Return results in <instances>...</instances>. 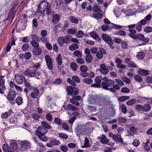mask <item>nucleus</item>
Returning <instances> with one entry per match:
<instances>
[{
	"mask_svg": "<svg viewBox=\"0 0 152 152\" xmlns=\"http://www.w3.org/2000/svg\"><path fill=\"white\" fill-rule=\"evenodd\" d=\"M121 110L122 112L125 114L127 113V110L126 106L124 105H122L121 106Z\"/></svg>",
	"mask_w": 152,
	"mask_h": 152,
	"instance_id": "nucleus-59",
	"label": "nucleus"
},
{
	"mask_svg": "<svg viewBox=\"0 0 152 152\" xmlns=\"http://www.w3.org/2000/svg\"><path fill=\"white\" fill-rule=\"evenodd\" d=\"M136 110L139 112H141L142 111H143L142 106L140 104H137L136 105L135 107Z\"/></svg>",
	"mask_w": 152,
	"mask_h": 152,
	"instance_id": "nucleus-52",
	"label": "nucleus"
},
{
	"mask_svg": "<svg viewBox=\"0 0 152 152\" xmlns=\"http://www.w3.org/2000/svg\"><path fill=\"white\" fill-rule=\"evenodd\" d=\"M48 130L43 126H39L36 131V135L40 140L43 142H46L48 140V138L45 134L47 133Z\"/></svg>",
	"mask_w": 152,
	"mask_h": 152,
	"instance_id": "nucleus-2",
	"label": "nucleus"
},
{
	"mask_svg": "<svg viewBox=\"0 0 152 152\" xmlns=\"http://www.w3.org/2000/svg\"><path fill=\"white\" fill-rule=\"evenodd\" d=\"M104 50L103 48H101L96 54V56L98 59H101L103 56V53H104Z\"/></svg>",
	"mask_w": 152,
	"mask_h": 152,
	"instance_id": "nucleus-22",
	"label": "nucleus"
},
{
	"mask_svg": "<svg viewBox=\"0 0 152 152\" xmlns=\"http://www.w3.org/2000/svg\"><path fill=\"white\" fill-rule=\"evenodd\" d=\"M115 81L118 85L122 86L124 85V83L121 80L119 79H116Z\"/></svg>",
	"mask_w": 152,
	"mask_h": 152,
	"instance_id": "nucleus-64",
	"label": "nucleus"
},
{
	"mask_svg": "<svg viewBox=\"0 0 152 152\" xmlns=\"http://www.w3.org/2000/svg\"><path fill=\"white\" fill-rule=\"evenodd\" d=\"M8 114L7 112L2 113L1 115V118L3 119H6L10 116Z\"/></svg>",
	"mask_w": 152,
	"mask_h": 152,
	"instance_id": "nucleus-54",
	"label": "nucleus"
},
{
	"mask_svg": "<svg viewBox=\"0 0 152 152\" xmlns=\"http://www.w3.org/2000/svg\"><path fill=\"white\" fill-rule=\"evenodd\" d=\"M67 107L68 110H71L72 111H75L77 109L76 107L71 104H68Z\"/></svg>",
	"mask_w": 152,
	"mask_h": 152,
	"instance_id": "nucleus-43",
	"label": "nucleus"
},
{
	"mask_svg": "<svg viewBox=\"0 0 152 152\" xmlns=\"http://www.w3.org/2000/svg\"><path fill=\"white\" fill-rule=\"evenodd\" d=\"M100 100L99 98L93 95L89 96L88 98V101L90 104H97L100 102Z\"/></svg>",
	"mask_w": 152,
	"mask_h": 152,
	"instance_id": "nucleus-6",
	"label": "nucleus"
},
{
	"mask_svg": "<svg viewBox=\"0 0 152 152\" xmlns=\"http://www.w3.org/2000/svg\"><path fill=\"white\" fill-rule=\"evenodd\" d=\"M69 100L70 102L73 104L77 106H79L80 103L77 100H73L72 98L70 99Z\"/></svg>",
	"mask_w": 152,
	"mask_h": 152,
	"instance_id": "nucleus-50",
	"label": "nucleus"
},
{
	"mask_svg": "<svg viewBox=\"0 0 152 152\" xmlns=\"http://www.w3.org/2000/svg\"><path fill=\"white\" fill-rule=\"evenodd\" d=\"M134 77L135 80L138 82H141L142 81L143 79L142 77L138 75H135Z\"/></svg>",
	"mask_w": 152,
	"mask_h": 152,
	"instance_id": "nucleus-38",
	"label": "nucleus"
},
{
	"mask_svg": "<svg viewBox=\"0 0 152 152\" xmlns=\"http://www.w3.org/2000/svg\"><path fill=\"white\" fill-rule=\"evenodd\" d=\"M23 74L25 75L31 77H35L38 79H39V78L37 76H39L40 75V73L37 72L36 70H31L29 69H26L23 72Z\"/></svg>",
	"mask_w": 152,
	"mask_h": 152,
	"instance_id": "nucleus-3",
	"label": "nucleus"
},
{
	"mask_svg": "<svg viewBox=\"0 0 152 152\" xmlns=\"http://www.w3.org/2000/svg\"><path fill=\"white\" fill-rule=\"evenodd\" d=\"M41 42L43 43H47L49 41L48 38H47L46 37H42L40 39Z\"/></svg>",
	"mask_w": 152,
	"mask_h": 152,
	"instance_id": "nucleus-56",
	"label": "nucleus"
},
{
	"mask_svg": "<svg viewBox=\"0 0 152 152\" xmlns=\"http://www.w3.org/2000/svg\"><path fill=\"white\" fill-rule=\"evenodd\" d=\"M41 124L43 127L46 129H50L51 128L50 126L47 122L45 121H42Z\"/></svg>",
	"mask_w": 152,
	"mask_h": 152,
	"instance_id": "nucleus-30",
	"label": "nucleus"
},
{
	"mask_svg": "<svg viewBox=\"0 0 152 152\" xmlns=\"http://www.w3.org/2000/svg\"><path fill=\"white\" fill-rule=\"evenodd\" d=\"M69 19L70 22L72 23L77 24L79 22V20L77 18H75L73 16H70Z\"/></svg>",
	"mask_w": 152,
	"mask_h": 152,
	"instance_id": "nucleus-23",
	"label": "nucleus"
},
{
	"mask_svg": "<svg viewBox=\"0 0 152 152\" xmlns=\"http://www.w3.org/2000/svg\"><path fill=\"white\" fill-rule=\"evenodd\" d=\"M73 87L71 86H67V92L68 94L71 95L72 94V92L73 91Z\"/></svg>",
	"mask_w": 152,
	"mask_h": 152,
	"instance_id": "nucleus-42",
	"label": "nucleus"
},
{
	"mask_svg": "<svg viewBox=\"0 0 152 152\" xmlns=\"http://www.w3.org/2000/svg\"><path fill=\"white\" fill-rule=\"evenodd\" d=\"M33 55L38 56L40 55L42 52V50L40 47L34 48L32 51Z\"/></svg>",
	"mask_w": 152,
	"mask_h": 152,
	"instance_id": "nucleus-15",
	"label": "nucleus"
},
{
	"mask_svg": "<svg viewBox=\"0 0 152 152\" xmlns=\"http://www.w3.org/2000/svg\"><path fill=\"white\" fill-rule=\"evenodd\" d=\"M16 95V92L13 89H10L7 96V98H15Z\"/></svg>",
	"mask_w": 152,
	"mask_h": 152,
	"instance_id": "nucleus-17",
	"label": "nucleus"
},
{
	"mask_svg": "<svg viewBox=\"0 0 152 152\" xmlns=\"http://www.w3.org/2000/svg\"><path fill=\"white\" fill-rule=\"evenodd\" d=\"M137 73L142 76H145L149 74V71L147 70L140 69L138 71Z\"/></svg>",
	"mask_w": 152,
	"mask_h": 152,
	"instance_id": "nucleus-20",
	"label": "nucleus"
},
{
	"mask_svg": "<svg viewBox=\"0 0 152 152\" xmlns=\"http://www.w3.org/2000/svg\"><path fill=\"white\" fill-rule=\"evenodd\" d=\"M102 39L109 45L111 49L114 48L113 45V42L110 37L105 34H103L102 35Z\"/></svg>",
	"mask_w": 152,
	"mask_h": 152,
	"instance_id": "nucleus-4",
	"label": "nucleus"
},
{
	"mask_svg": "<svg viewBox=\"0 0 152 152\" xmlns=\"http://www.w3.org/2000/svg\"><path fill=\"white\" fill-rule=\"evenodd\" d=\"M46 11L47 15H49L51 13V10L50 5L46 1H43L39 3L37 7V11L35 12V15H39Z\"/></svg>",
	"mask_w": 152,
	"mask_h": 152,
	"instance_id": "nucleus-1",
	"label": "nucleus"
},
{
	"mask_svg": "<svg viewBox=\"0 0 152 152\" xmlns=\"http://www.w3.org/2000/svg\"><path fill=\"white\" fill-rule=\"evenodd\" d=\"M83 81L86 84H91L93 82V80L90 78H85L83 79Z\"/></svg>",
	"mask_w": 152,
	"mask_h": 152,
	"instance_id": "nucleus-45",
	"label": "nucleus"
},
{
	"mask_svg": "<svg viewBox=\"0 0 152 152\" xmlns=\"http://www.w3.org/2000/svg\"><path fill=\"white\" fill-rule=\"evenodd\" d=\"M32 117L34 120L37 121L40 117V115L34 113L32 114Z\"/></svg>",
	"mask_w": 152,
	"mask_h": 152,
	"instance_id": "nucleus-47",
	"label": "nucleus"
},
{
	"mask_svg": "<svg viewBox=\"0 0 152 152\" xmlns=\"http://www.w3.org/2000/svg\"><path fill=\"white\" fill-rule=\"evenodd\" d=\"M88 129L85 126H80L76 128L75 131L78 134L84 135L87 134Z\"/></svg>",
	"mask_w": 152,
	"mask_h": 152,
	"instance_id": "nucleus-7",
	"label": "nucleus"
},
{
	"mask_svg": "<svg viewBox=\"0 0 152 152\" xmlns=\"http://www.w3.org/2000/svg\"><path fill=\"white\" fill-rule=\"evenodd\" d=\"M144 31L146 33H148L152 32V27H147L144 29Z\"/></svg>",
	"mask_w": 152,
	"mask_h": 152,
	"instance_id": "nucleus-60",
	"label": "nucleus"
},
{
	"mask_svg": "<svg viewBox=\"0 0 152 152\" xmlns=\"http://www.w3.org/2000/svg\"><path fill=\"white\" fill-rule=\"evenodd\" d=\"M94 18L96 19H101L102 17V15L101 13H95L93 14Z\"/></svg>",
	"mask_w": 152,
	"mask_h": 152,
	"instance_id": "nucleus-36",
	"label": "nucleus"
},
{
	"mask_svg": "<svg viewBox=\"0 0 152 152\" xmlns=\"http://www.w3.org/2000/svg\"><path fill=\"white\" fill-rule=\"evenodd\" d=\"M84 144V145L83 147H88L90 146L89 140L86 137L85 138Z\"/></svg>",
	"mask_w": 152,
	"mask_h": 152,
	"instance_id": "nucleus-55",
	"label": "nucleus"
},
{
	"mask_svg": "<svg viewBox=\"0 0 152 152\" xmlns=\"http://www.w3.org/2000/svg\"><path fill=\"white\" fill-rule=\"evenodd\" d=\"M29 45L27 43L24 44L22 47V49L23 51H26L29 48Z\"/></svg>",
	"mask_w": 152,
	"mask_h": 152,
	"instance_id": "nucleus-57",
	"label": "nucleus"
},
{
	"mask_svg": "<svg viewBox=\"0 0 152 152\" xmlns=\"http://www.w3.org/2000/svg\"><path fill=\"white\" fill-rule=\"evenodd\" d=\"M121 91L123 93H128L130 91V90L126 87H123L121 89Z\"/></svg>",
	"mask_w": 152,
	"mask_h": 152,
	"instance_id": "nucleus-61",
	"label": "nucleus"
},
{
	"mask_svg": "<svg viewBox=\"0 0 152 152\" xmlns=\"http://www.w3.org/2000/svg\"><path fill=\"white\" fill-rule=\"evenodd\" d=\"M114 81L108 79L106 82H102L101 86H102V88L104 90H109V86H112L115 84Z\"/></svg>",
	"mask_w": 152,
	"mask_h": 152,
	"instance_id": "nucleus-5",
	"label": "nucleus"
},
{
	"mask_svg": "<svg viewBox=\"0 0 152 152\" xmlns=\"http://www.w3.org/2000/svg\"><path fill=\"white\" fill-rule=\"evenodd\" d=\"M46 118L47 120L48 121H52V115L49 113H48L46 114Z\"/></svg>",
	"mask_w": 152,
	"mask_h": 152,
	"instance_id": "nucleus-49",
	"label": "nucleus"
},
{
	"mask_svg": "<svg viewBox=\"0 0 152 152\" xmlns=\"http://www.w3.org/2000/svg\"><path fill=\"white\" fill-rule=\"evenodd\" d=\"M76 32V30L75 28H70L68 29L67 31V32L68 34H75Z\"/></svg>",
	"mask_w": 152,
	"mask_h": 152,
	"instance_id": "nucleus-53",
	"label": "nucleus"
},
{
	"mask_svg": "<svg viewBox=\"0 0 152 152\" xmlns=\"http://www.w3.org/2000/svg\"><path fill=\"white\" fill-rule=\"evenodd\" d=\"M118 121L119 123H124L127 121L126 119L122 117H119L118 118Z\"/></svg>",
	"mask_w": 152,
	"mask_h": 152,
	"instance_id": "nucleus-63",
	"label": "nucleus"
},
{
	"mask_svg": "<svg viewBox=\"0 0 152 152\" xmlns=\"http://www.w3.org/2000/svg\"><path fill=\"white\" fill-rule=\"evenodd\" d=\"M93 10L96 12H101V10L96 5H94L93 7Z\"/></svg>",
	"mask_w": 152,
	"mask_h": 152,
	"instance_id": "nucleus-62",
	"label": "nucleus"
},
{
	"mask_svg": "<svg viewBox=\"0 0 152 152\" xmlns=\"http://www.w3.org/2000/svg\"><path fill=\"white\" fill-rule=\"evenodd\" d=\"M136 100L135 99H131L128 101L126 102V104L128 106H131L136 103Z\"/></svg>",
	"mask_w": 152,
	"mask_h": 152,
	"instance_id": "nucleus-31",
	"label": "nucleus"
},
{
	"mask_svg": "<svg viewBox=\"0 0 152 152\" xmlns=\"http://www.w3.org/2000/svg\"><path fill=\"white\" fill-rule=\"evenodd\" d=\"M134 39H138L142 41H143L145 43L148 42L149 41V39L148 38H145L144 36L142 34H137L136 36H134Z\"/></svg>",
	"mask_w": 152,
	"mask_h": 152,
	"instance_id": "nucleus-11",
	"label": "nucleus"
},
{
	"mask_svg": "<svg viewBox=\"0 0 152 152\" xmlns=\"http://www.w3.org/2000/svg\"><path fill=\"white\" fill-rule=\"evenodd\" d=\"M31 53L30 52H27L24 54V57L26 60L29 59L31 57Z\"/></svg>",
	"mask_w": 152,
	"mask_h": 152,
	"instance_id": "nucleus-48",
	"label": "nucleus"
},
{
	"mask_svg": "<svg viewBox=\"0 0 152 152\" xmlns=\"http://www.w3.org/2000/svg\"><path fill=\"white\" fill-rule=\"evenodd\" d=\"M39 94V91L38 89L35 88L34 89L33 91L31 92V95L32 98L35 99L37 97Z\"/></svg>",
	"mask_w": 152,
	"mask_h": 152,
	"instance_id": "nucleus-21",
	"label": "nucleus"
},
{
	"mask_svg": "<svg viewBox=\"0 0 152 152\" xmlns=\"http://www.w3.org/2000/svg\"><path fill=\"white\" fill-rule=\"evenodd\" d=\"M130 97L128 96H120L118 99V101L120 102H123L129 99Z\"/></svg>",
	"mask_w": 152,
	"mask_h": 152,
	"instance_id": "nucleus-27",
	"label": "nucleus"
},
{
	"mask_svg": "<svg viewBox=\"0 0 152 152\" xmlns=\"http://www.w3.org/2000/svg\"><path fill=\"white\" fill-rule=\"evenodd\" d=\"M4 76L0 75V94H4L3 90L6 88L5 86Z\"/></svg>",
	"mask_w": 152,
	"mask_h": 152,
	"instance_id": "nucleus-8",
	"label": "nucleus"
},
{
	"mask_svg": "<svg viewBox=\"0 0 152 152\" xmlns=\"http://www.w3.org/2000/svg\"><path fill=\"white\" fill-rule=\"evenodd\" d=\"M129 30L130 32L129 34V36L134 39V37L133 36H136V35L135 34L137 32L136 30L133 29H129Z\"/></svg>",
	"mask_w": 152,
	"mask_h": 152,
	"instance_id": "nucleus-28",
	"label": "nucleus"
},
{
	"mask_svg": "<svg viewBox=\"0 0 152 152\" xmlns=\"http://www.w3.org/2000/svg\"><path fill=\"white\" fill-rule=\"evenodd\" d=\"M45 59L48 69L50 70H52L53 65L52 59L50 56L48 55H46L45 56Z\"/></svg>",
	"mask_w": 152,
	"mask_h": 152,
	"instance_id": "nucleus-9",
	"label": "nucleus"
},
{
	"mask_svg": "<svg viewBox=\"0 0 152 152\" xmlns=\"http://www.w3.org/2000/svg\"><path fill=\"white\" fill-rule=\"evenodd\" d=\"M64 37H59L58 39V42L59 45L60 46H62L64 43Z\"/></svg>",
	"mask_w": 152,
	"mask_h": 152,
	"instance_id": "nucleus-39",
	"label": "nucleus"
},
{
	"mask_svg": "<svg viewBox=\"0 0 152 152\" xmlns=\"http://www.w3.org/2000/svg\"><path fill=\"white\" fill-rule=\"evenodd\" d=\"M16 102L18 105H21L23 103L22 98L20 96L17 97L16 99Z\"/></svg>",
	"mask_w": 152,
	"mask_h": 152,
	"instance_id": "nucleus-33",
	"label": "nucleus"
},
{
	"mask_svg": "<svg viewBox=\"0 0 152 152\" xmlns=\"http://www.w3.org/2000/svg\"><path fill=\"white\" fill-rule=\"evenodd\" d=\"M15 82L18 84L21 85L23 83L25 77L21 74L18 73L15 75Z\"/></svg>",
	"mask_w": 152,
	"mask_h": 152,
	"instance_id": "nucleus-10",
	"label": "nucleus"
},
{
	"mask_svg": "<svg viewBox=\"0 0 152 152\" xmlns=\"http://www.w3.org/2000/svg\"><path fill=\"white\" fill-rule=\"evenodd\" d=\"M24 78V84L26 87L29 89H31L32 87L30 85V83H28L25 77Z\"/></svg>",
	"mask_w": 152,
	"mask_h": 152,
	"instance_id": "nucleus-46",
	"label": "nucleus"
},
{
	"mask_svg": "<svg viewBox=\"0 0 152 152\" xmlns=\"http://www.w3.org/2000/svg\"><path fill=\"white\" fill-rule=\"evenodd\" d=\"M113 139L115 142L123 143V140L121 137V135H119L114 134L113 137Z\"/></svg>",
	"mask_w": 152,
	"mask_h": 152,
	"instance_id": "nucleus-18",
	"label": "nucleus"
},
{
	"mask_svg": "<svg viewBox=\"0 0 152 152\" xmlns=\"http://www.w3.org/2000/svg\"><path fill=\"white\" fill-rule=\"evenodd\" d=\"M10 146L11 148L14 151L18 149L17 145L16 142H11L10 143Z\"/></svg>",
	"mask_w": 152,
	"mask_h": 152,
	"instance_id": "nucleus-32",
	"label": "nucleus"
},
{
	"mask_svg": "<svg viewBox=\"0 0 152 152\" xmlns=\"http://www.w3.org/2000/svg\"><path fill=\"white\" fill-rule=\"evenodd\" d=\"M70 67L71 69L74 71L77 70V66L76 64L74 62H72L70 64Z\"/></svg>",
	"mask_w": 152,
	"mask_h": 152,
	"instance_id": "nucleus-41",
	"label": "nucleus"
},
{
	"mask_svg": "<svg viewBox=\"0 0 152 152\" xmlns=\"http://www.w3.org/2000/svg\"><path fill=\"white\" fill-rule=\"evenodd\" d=\"M2 147L4 152H14L10 150L9 146L7 144H4L2 145Z\"/></svg>",
	"mask_w": 152,
	"mask_h": 152,
	"instance_id": "nucleus-24",
	"label": "nucleus"
},
{
	"mask_svg": "<svg viewBox=\"0 0 152 152\" xmlns=\"http://www.w3.org/2000/svg\"><path fill=\"white\" fill-rule=\"evenodd\" d=\"M89 34L90 36L96 41L99 42H101V38L96 33L92 31L89 33Z\"/></svg>",
	"mask_w": 152,
	"mask_h": 152,
	"instance_id": "nucleus-16",
	"label": "nucleus"
},
{
	"mask_svg": "<svg viewBox=\"0 0 152 152\" xmlns=\"http://www.w3.org/2000/svg\"><path fill=\"white\" fill-rule=\"evenodd\" d=\"M64 38V43L65 44H68L71 41V38L69 36H65Z\"/></svg>",
	"mask_w": 152,
	"mask_h": 152,
	"instance_id": "nucleus-37",
	"label": "nucleus"
},
{
	"mask_svg": "<svg viewBox=\"0 0 152 152\" xmlns=\"http://www.w3.org/2000/svg\"><path fill=\"white\" fill-rule=\"evenodd\" d=\"M145 56V53L142 52H141L138 53L137 56V58L138 59L141 60L144 58Z\"/></svg>",
	"mask_w": 152,
	"mask_h": 152,
	"instance_id": "nucleus-44",
	"label": "nucleus"
},
{
	"mask_svg": "<svg viewBox=\"0 0 152 152\" xmlns=\"http://www.w3.org/2000/svg\"><path fill=\"white\" fill-rule=\"evenodd\" d=\"M31 44L34 48L40 47L39 43L35 40H31Z\"/></svg>",
	"mask_w": 152,
	"mask_h": 152,
	"instance_id": "nucleus-29",
	"label": "nucleus"
},
{
	"mask_svg": "<svg viewBox=\"0 0 152 152\" xmlns=\"http://www.w3.org/2000/svg\"><path fill=\"white\" fill-rule=\"evenodd\" d=\"M135 27L136 29L138 31H140L142 30V26L140 24H139V23H138L137 24H136Z\"/></svg>",
	"mask_w": 152,
	"mask_h": 152,
	"instance_id": "nucleus-58",
	"label": "nucleus"
},
{
	"mask_svg": "<svg viewBox=\"0 0 152 152\" xmlns=\"http://www.w3.org/2000/svg\"><path fill=\"white\" fill-rule=\"evenodd\" d=\"M100 67V68L99 69V70L100 73L103 75H107L108 73L109 70L105 65L101 64Z\"/></svg>",
	"mask_w": 152,
	"mask_h": 152,
	"instance_id": "nucleus-12",
	"label": "nucleus"
},
{
	"mask_svg": "<svg viewBox=\"0 0 152 152\" xmlns=\"http://www.w3.org/2000/svg\"><path fill=\"white\" fill-rule=\"evenodd\" d=\"M136 10L134 9L132 10L129 9L126 10L123 9L122 10V12L125 14L127 16H132L134 15L136 12Z\"/></svg>",
	"mask_w": 152,
	"mask_h": 152,
	"instance_id": "nucleus-14",
	"label": "nucleus"
},
{
	"mask_svg": "<svg viewBox=\"0 0 152 152\" xmlns=\"http://www.w3.org/2000/svg\"><path fill=\"white\" fill-rule=\"evenodd\" d=\"M92 60V56L91 55H86L85 57V60L88 63H90Z\"/></svg>",
	"mask_w": 152,
	"mask_h": 152,
	"instance_id": "nucleus-34",
	"label": "nucleus"
},
{
	"mask_svg": "<svg viewBox=\"0 0 152 152\" xmlns=\"http://www.w3.org/2000/svg\"><path fill=\"white\" fill-rule=\"evenodd\" d=\"M121 79L123 81L127 84H130L131 82L130 80L127 77L123 76L121 77Z\"/></svg>",
	"mask_w": 152,
	"mask_h": 152,
	"instance_id": "nucleus-40",
	"label": "nucleus"
},
{
	"mask_svg": "<svg viewBox=\"0 0 152 152\" xmlns=\"http://www.w3.org/2000/svg\"><path fill=\"white\" fill-rule=\"evenodd\" d=\"M84 34L83 32L81 30L78 31L76 34V36L78 38H82L84 36Z\"/></svg>",
	"mask_w": 152,
	"mask_h": 152,
	"instance_id": "nucleus-35",
	"label": "nucleus"
},
{
	"mask_svg": "<svg viewBox=\"0 0 152 152\" xmlns=\"http://www.w3.org/2000/svg\"><path fill=\"white\" fill-rule=\"evenodd\" d=\"M74 55L77 57H81L82 56V53L78 50H75L73 53Z\"/></svg>",
	"mask_w": 152,
	"mask_h": 152,
	"instance_id": "nucleus-51",
	"label": "nucleus"
},
{
	"mask_svg": "<svg viewBox=\"0 0 152 152\" xmlns=\"http://www.w3.org/2000/svg\"><path fill=\"white\" fill-rule=\"evenodd\" d=\"M79 46L76 44L73 43L69 46V49L71 51H73L78 49Z\"/></svg>",
	"mask_w": 152,
	"mask_h": 152,
	"instance_id": "nucleus-25",
	"label": "nucleus"
},
{
	"mask_svg": "<svg viewBox=\"0 0 152 152\" xmlns=\"http://www.w3.org/2000/svg\"><path fill=\"white\" fill-rule=\"evenodd\" d=\"M30 145L29 142L27 141H23L21 143L20 146L22 150H24L28 148Z\"/></svg>",
	"mask_w": 152,
	"mask_h": 152,
	"instance_id": "nucleus-19",
	"label": "nucleus"
},
{
	"mask_svg": "<svg viewBox=\"0 0 152 152\" xmlns=\"http://www.w3.org/2000/svg\"><path fill=\"white\" fill-rule=\"evenodd\" d=\"M100 140V142L102 144H106L109 141V140L107 138L106 136L104 134H102L97 137Z\"/></svg>",
	"mask_w": 152,
	"mask_h": 152,
	"instance_id": "nucleus-13",
	"label": "nucleus"
},
{
	"mask_svg": "<svg viewBox=\"0 0 152 152\" xmlns=\"http://www.w3.org/2000/svg\"><path fill=\"white\" fill-rule=\"evenodd\" d=\"M143 111L147 112L149 111L151 109L150 105L148 104H146L142 106Z\"/></svg>",
	"mask_w": 152,
	"mask_h": 152,
	"instance_id": "nucleus-26",
	"label": "nucleus"
}]
</instances>
